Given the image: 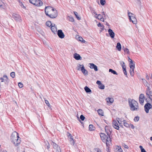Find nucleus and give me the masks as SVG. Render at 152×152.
Here are the masks:
<instances>
[{"label":"nucleus","instance_id":"obj_1","mask_svg":"<svg viewBox=\"0 0 152 152\" xmlns=\"http://www.w3.org/2000/svg\"><path fill=\"white\" fill-rule=\"evenodd\" d=\"M19 134L16 132H13L11 134V140L12 142L15 146L19 145L20 143V140Z\"/></svg>","mask_w":152,"mask_h":152},{"label":"nucleus","instance_id":"obj_2","mask_svg":"<svg viewBox=\"0 0 152 152\" xmlns=\"http://www.w3.org/2000/svg\"><path fill=\"white\" fill-rule=\"evenodd\" d=\"M128 103L130 110L132 111H137L139 110L138 104L134 99H129Z\"/></svg>","mask_w":152,"mask_h":152},{"label":"nucleus","instance_id":"obj_3","mask_svg":"<svg viewBox=\"0 0 152 152\" xmlns=\"http://www.w3.org/2000/svg\"><path fill=\"white\" fill-rule=\"evenodd\" d=\"M54 9L50 6L46 7L45 12L46 15L51 18H54L56 17V15H53Z\"/></svg>","mask_w":152,"mask_h":152},{"label":"nucleus","instance_id":"obj_4","mask_svg":"<svg viewBox=\"0 0 152 152\" xmlns=\"http://www.w3.org/2000/svg\"><path fill=\"white\" fill-rule=\"evenodd\" d=\"M144 85L147 87L146 91V94L147 97L151 100L152 103V91H151V88L149 86V84L147 82Z\"/></svg>","mask_w":152,"mask_h":152},{"label":"nucleus","instance_id":"obj_5","mask_svg":"<svg viewBox=\"0 0 152 152\" xmlns=\"http://www.w3.org/2000/svg\"><path fill=\"white\" fill-rule=\"evenodd\" d=\"M128 13L130 21L132 22L133 24H136L137 22V21L134 15L129 12H128Z\"/></svg>","mask_w":152,"mask_h":152},{"label":"nucleus","instance_id":"obj_6","mask_svg":"<svg viewBox=\"0 0 152 152\" xmlns=\"http://www.w3.org/2000/svg\"><path fill=\"white\" fill-rule=\"evenodd\" d=\"M144 108L145 111L148 113H149V110L152 108V105L148 102L145 105Z\"/></svg>","mask_w":152,"mask_h":152},{"label":"nucleus","instance_id":"obj_7","mask_svg":"<svg viewBox=\"0 0 152 152\" xmlns=\"http://www.w3.org/2000/svg\"><path fill=\"white\" fill-rule=\"evenodd\" d=\"M105 131L108 137H110V135L112 132V130L109 126H106L105 127Z\"/></svg>","mask_w":152,"mask_h":152},{"label":"nucleus","instance_id":"obj_8","mask_svg":"<svg viewBox=\"0 0 152 152\" xmlns=\"http://www.w3.org/2000/svg\"><path fill=\"white\" fill-rule=\"evenodd\" d=\"M145 99V97L144 94H140L139 96V102L140 104L143 105Z\"/></svg>","mask_w":152,"mask_h":152},{"label":"nucleus","instance_id":"obj_9","mask_svg":"<svg viewBox=\"0 0 152 152\" xmlns=\"http://www.w3.org/2000/svg\"><path fill=\"white\" fill-rule=\"evenodd\" d=\"M105 142L106 144V148L108 150L109 148L110 147V144H111V141L110 137H109L107 139L105 140Z\"/></svg>","mask_w":152,"mask_h":152},{"label":"nucleus","instance_id":"obj_10","mask_svg":"<svg viewBox=\"0 0 152 152\" xmlns=\"http://www.w3.org/2000/svg\"><path fill=\"white\" fill-rule=\"evenodd\" d=\"M58 36L61 39H63L65 37V35L61 30H58Z\"/></svg>","mask_w":152,"mask_h":152},{"label":"nucleus","instance_id":"obj_11","mask_svg":"<svg viewBox=\"0 0 152 152\" xmlns=\"http://www.w3.org/2000/svg\"><path fill=\"white\" fill-rule=\"evenodd\" d=\"M112 126L115 129L118 130L119 128L118 124L117 121L114 120L112 123Z\"/></svg>","mask_w":152,"mask_h":152},{"label":"nucleus","instance_id":"obj_12","mask_svg":"<svg viewBox=\"0 0 152 152\" xmlns=\"http://www.w3.org/2000/svg\"><path fill=\"white\" fill-rule=\"evenodd\" d=\"M100 136L102 141L104 142H105V140L107 139L109 137L108 136H107L104 134L102 133H101L100 134Z\"/></svg>","mask_w":152,"mask_h":152},{"label":"nucleus","instance_id":"obj_13","mask_svg":"<svg viewBox=\"0 0 152 152\" xmlns=\"http://www.w3.org/2000/svg\"><path fill=\"white\" fill-rule=\"evenodd\" d=\"M12 17L14 20L17 21H19L20 20V16L18 15L15 13L12 14Z\"/></svg>","mask_w":152,"mask_h":152},{"label":"nucleus","instance_id":"obj_14","mask_svg":"<svg viewBox=\"0 0 152 152\" xmlns=\"http://www.w3.org/2000/svg\"><path fill=\"white\" fill-rule=\"evenodd\" d=\"M68 134H69L68 136V139L69 140L71 144L72 145H74L75 144V142L74 140L73 139V137L72 136V135L69 133H68Z\"/></svg>","mask_w":152,"mask_h":152},{"label":"nucleus","instance_id":"obj_15","mask_svg":"<svg viewBox=\"0 0 152 152\" xmlns=\"http://www.w3.org/2000/svg\"><path fill=\"white\" fill-rule=\"evenodd\" d=\"M90 65L89 67L91 69H94L95 71H97L98 70V69L97 66L93 63H90Z\"/></svg>","mask_w":152,"mask_h":152},{"label":"nucleus","instance_id":"obj_16","mask_svg":"<svg viewBox=\"0 0 152 152\" xmlns=\"http://www.w3.org/2000/svg\"><path fill=\"white\" fill-rule=\"evenodd\" d=\"M43 4L42 1L40 0H36L34 5L38 7L42 6Z\"/></svg>","mask_w":152,"mask_h":152},{"label":"nucleus","instance_id":"obj_17","mask_svg":"<svg viewBox=\"0 0 152 152\" xmlns=\"http://www.w3.org/2000/svg\"><path fill=\"white\" fill-rule=\"evenodd\" d=\"M51 29L52 32L54 34H56L57 33V28L55 25H52L51 27Z\"/></svg>","mask_w":152,"mask_h":152},{"label":"nucleus","instance_id":"obj_18","mask_svg":"<svg viewBox=\"0 0 152 152\" xmlns=\"http://www.w3.org/2000/svg\"><path fill=\"white\" fill-rule=\"evenodd\" d=\"M108 32L110 37L112 38H113L115 37V34L113 31L111 29H109L108 30Z\"/></svg>","mask_w":152,"mask_h":152},{"label":"nucleus","instance_id":"obj_19","mask_svg":"<svg viewBox=\"0 0 152 152\" xmlns=\"http://www.w3.org/2000/svg\"><path fill=\"white\" fill-rule=\"evenodd\" d=\"M74 58L76 60H81V57L80 55L76 53H75L74 55Z\"/></svg>","mask_w":152,"mask_h":152},{"label":"nucleus","instance_id":"obj_20","mask_svg":"<svg viewBox=\"0 0 152 152\" xmlns=\"http://www.w3.org/2000/svg\"><path fill=\"white\" fill-rule=\"evenodd\" d=\"M95 17L98 19H100L101 21L104 22V18L101 14H99L97 15V16H95Z\"/></svg>","mask_w":152,"mask_h":152},{"label":"nucleus","instance_id":"obj_21","mask_svg":"<svg viewBox=\"0 0 152 152\" xmlns=\"http://www.w3.org/2000/svg\"><path fill=\"white\" fill-rule=\"evenodd\" d=\"M81 71L84 75H88V71L85 69L84 66H82Z\"/></svg>","mask_w":152,"mask_h":152},{"label":"nucleus","instance_id":"obj_22","mask_svg":"<svg viewBox=\"0 0 152 152\" xmlns=\"http://www.w3.org/2000/svg\"><path fill=\"white\" fill-rule=\"evenodd\" d=\"M0 80L1 81V82H3L4 81H6L7 82L8 81V79L7 76L5 75H4L3 76V77H1L0 78Z\"/></svg>","mask_w":152,"mask_h":152},{"label":"nucleus","instance_id":"obj_23","mask_svg":"<svg viewBox=\"0 0 152 152\" xmlns=\"http://www.w3.org/2000/svg\"><path fill=\"white\" fill-rule=\"evenodd\" d=\"M106 100L107 103H110L111 104L114 101V99L112 98L108 97L106 99Z\"/></svg>","mask_w":152,"mask_h":152},{"label":"nucleus","instance_id":"obj_24","mask_svg":"<svg viewBox=\"0 0 152 152\" xmlns=\"http://www.w3.org/2000/svg\"><path fill=\"white\" fill-rule=\"evenodd\" d=\"M116 48L118 51H120L121 50V46L120 42H118L117 43Z\"/></svg>","mask_w":152,"mask_h":152},{"label":"nucleus","instance_id":"obj_25","mask_svg":"<svg viewBox=\"0 0 152 152\" xmlns=\"http://www.w3.org/2000/svg\"><path fill=\"white\" fill-rule=\"evenodd\" d=\"M97 112L98 114L102 116H104V112L101 109H99L97 110Z\"/></svg>","mask_w":152,"mask_h":152},{"label":"nucleus","instance_id":"obj_26","mask_svg":"<svg viewBox=\"0 0 152 152\" xmlns=\"http://www.w3.org/2000/svg\"><path fill=\"white\" fill-rule=\"evenodd\" d=\"M122 122L124 126L127 128L130 127L129 125L127 123L125 120H123Z\"/></svg>","mask_w":152,"mask_h":152},{"label":"nucleus","instance_id":"obj_27","mask_svg":"<svg viewBox=\"0 0 152 152\" xmlns=\"http://www.w3.org/2000/svg\"><path fill=\"white\" fill-rule=\"evenodd\" d=\"M85 91L87 93H90L91 92V90L87 86H86L84 88Z\"/></svg>","mask_w":152,"mask_h":152},{"label":"nucleus","instance_id":"obj_28","mask_svg":"<svg viewBox=\"0 0 152 152\" xmlns=\"http://www.w3.org/2000/svg\"><path fill=\"white\" fill-rule=\"evenodd\" d=\"M82 66H84L83 64H78L77 67V70H81L82 69Z\"/></svg>","mask_w":152,"mask_h":152},{"label":"nucleus","instance_id":"obj_29","mask_svg":"<svg viewBox=\"0 0 152 152\" xmlns=\"http://www.w3.org/2000/svg\"><path fill=\"white\" fill-rule=\"evenodd\" d=\"M134 64H131L130 65V71H134Z\"/></svg>","mask_w":152,"mask_h":152},{"label":"nucleus","instance_id":"obj_30","mask_svg":"<svg viewBox=\"0 0 152 152\" xmlns=\"http://www.w3.org/2000/svg\"><path fill=\"white\" fill-rule=\"evenodd\" d=\"M109 72H111L112 73H113L114 75H118L117 73L115 71L111 69H109Z\"/></svg>","mask_w":152,"mask_h":152},{"label":"nucleus","instance_id":"obj_31","mask_svg":"<svg viewBox=\"0 0 152 152\" xmlns=\"http://www.w3.org/2000/svg\"><path fill=\"white\" fill-rule=\"evenodd\" d=\"M94 127L93 125L91 124L89 126V129L90 131H93L94 130Z\"/></svg>","mask_w":152,"mask_h":152},{"label":"nucleus","instance_id":"obj_32","mask_svg":"<svg viewBox=\"0 0 152 152\" xmlns=\"http://www.w3.org/2000/svg\"><path fill=\"white\" fill-rule=\"evenodd\" d=\"M74 13L77 19L79 20H80L81 18H80L79 16L78 13L76 12H74Z\"/></svg>","mask_w":152,"mask_h":152},{"label":"nucleus","instance_id":"obj_33","mask_svg":"<svg viewBox=\"0 0 152 152\" xmlns=\"http://www.w3.org/2000/svg\"><path fill=\"white\" fill-rule=\"evenodd\" d=\"M99 88L101 89H103L104 88V85L102 84L99 85Z\"/></svg>","mask_w":152,"mask_h":152},{"label":"nucleus","instance_id":"obj_34","mask_svg":"<svg viewBox=\"0 0 152 152\" xmlns=\"http://www.w3.org/2000/svg\"><path fill=\"white\" fill-rule=\"evenodd\" d=\"M140 117L138 116H137L134 117V121L135 122H137L139 120Z\"/></svg>","mask_w":152,"mask_h":152},{"label":"nucleus","instance_id":"obj_35","mask_svg":"<svg viewBox=\"0 0 152 152\" xmlns=\"http://www.w3.org/2000/svg\"><path fill=\"white\" fill-rule=\"evenodd\" d=\"M47 26L48 27H50L52 25V23L50 21H48L46 23Z\"/></svg>","mask_w":152,"mask_h":152},{"label":"nucleus","instance_id":"obj_36","mask_svg":"<svg viewBox=\"0 0 152 152\" xmlns=\"http://www.w3.org/2000/svg\"><path fill=\"white\" fill-rule=\"evenodd\" d=\"M100 2L101 4L103 6L104 5L105 3V0H100Z\"/></svg>","mask_w":152,"mask_h":152},{"label":"nucleus","instance_id":"obj_37","mask_svg":"<svg viewBox=\"0 0 152 152\" xmlns=\"http://www.w3.org/2000/svg\"><path fill=\"white\" fill-rule=\"evenodd\" d=\"M52 142L53 146V148L54 149H55L56 150H57L56 148H57V146L56 144V143H55L53 141H52Z\"/></svg>","mask_w":152,"mask_h":152},{"label":"nucleus","instance_id":"obj_38","mask_svg":"<svg viewBox=\"0 0 152 152\" xmlns=\"http://www.w3.org/2000/svg\"><path fill=\"white\" fill-rule=\"evenodd\" d=\"M10 76L12 78H14L15 77V73L14 72H12L10 74Z\"/></svg>","mask_w":152,"mask_h":152},{"label":"nucleus","instance_id":"obj_39","mask_svg":"<svg viewBox=\"0 0 152 152\" xmlns=\"http://www.w3.org/2000/svg\"><path fill=\"white\" fill-rule=\"evenodd\" d=\"M45 103L47 105V106L48 107H50V104H49L48 101L47 100H45Z\"/></svg>","mask_w":152,"mask_h":152},{"label":"nucleus","instance_id":"obj_40","mask_svg":"<svg viewBox=\"0 0 152 152\" xmlns=\"http://www.w3.org/2000/svg\"><path fill=\"white\" fill-rule=\"evenodd\" d=\"M69 17V19L68 20L70 21H71L72 22H74V18L70 16L68 17Z\"/></svg>","mask_w":152,"mask_h":152},{"label":"nucleus","instance_id":"obj_41","mask_svg":"<svg viewBox=\"0 0 152 152\" xmlns=\"http://www.w3.org/2000/svg\"><path fill=\"white\" fill-rule=\"evenodd\" d=\"M124 50L125 52H126L128 54H129V52L128 48H126L124 49Z\"/></svg>","mask_w":152,"mask_h":152},{"label":"nucleus","instance_id":"obj_42","mask_svg":"<svg viewBox=\"0 0 152 152\" xmlns=\"http://www.w3.org/2000/svg\"><path fill=\"white\" fill-rule=\"evenodd\" d=\"M123 72L124 75H126V77H127V73L126 70V68L123 69Z\"/></svg>","mask_w":152,"mask_h":152},{"label":"nucleus","instance_id":"obj_43","mask_svg":"<svg viewBox=\"0 0 152 152\" xmlns=\"http://www.w3.org/2000/svg\"><path fill=\"white\" fill-rule=\"evenodd\" d=\"M18 86L20 88H22L23 86V84L20 82H19L18 83Z\"/></svg>","mask_w":152,"mask_h":152},{"label":"nucleus","instance_id":"obj_44","mask_svg":"<svg viewBox=\"0 0 152 152\" xmlns=\"http://www.w3.org/2000/svg\"><path fill=\"white\" fill-rule=\"evenodd\" d=\"M78 39L80 41L82 42H85V40H84L81 37H79Z\"/></svg>","mask_w":152,"mask_h":152},{"label":"nucleus","instance_id":"obj_45","mask_svg":"<svg viewBox=\"0 0 152 152\" xmlns=\"http://www.w3.org/2000/svg\"><path fill=\"white\" fill-rule=\"evenodd\" d=\"M117 121L119 124H122V122H123L121 120V119L120 118H118Z\"/></svg>","mask_w":152,"mask_h":152},{"label":"nucleus","instance_id":"obj_46","mask_svg":"<svg viewBox=\"0 0 152 152\" xmlns=\"http://www.w3.org/2000/svg\"><path fill=\"white\" fill-rule=\"evenodd\" d=\"M80 118L82 121H83L85 119V117L83 115H81L80 116Z\"/></svg>","mask_w":152,"mask_h":152},{"label":"nucleus","instance_id":"obj_47","mask_svg":"<svg viewBox=\"0 0 152 152\" xmlns=\"http://www.w3.org/2000/svg\"><path fill=\"white\" fill-rule=\"evenodd\" d=\"M36 0H29L30 2L34 5Z\"/></svg>","mask_w":152,"mask_h":152},{"label":"nucleus","instance_id":"obj_48","mask_svg":"<svg viewBox=\"0 0 152 152\" xmlns=\"http://www.w3.org/2000/svg\"><path fill=\"white\" fill-rule=\"evenodd\" d=\"M45 146L47 149H49V148L50 144L48 142H47V143L46 144Z\"/></svg>","mask_w":152,"mask_h":152},{"label":"nucleus","instance_id":"obj_49","mask_svg":"<svg viewBox=\"0 0 152 152\" xmlns=\"http://www.w3.org/2000/svg\"><path fill=\"white\" fill-rule=\"evenodd\" d=\"M118 148L116 152H123L122 150L120 148H119V147H118Z\"/></svg>","mask_w":152,"mask_h":152},{"label":"nucleus","instance_id":"obj_50","mask_svg":"<svg viewBox=\"0 0 152 152\" xmlns=\"http://www.w3.org/2000/svg\"><path fill=\"white\" fill-rule=\"evenodd\" d=\"M94 150L96 151V152H101V150L99 148H96L94 149Z\"/></svg>","mask_w":152,"mask_h":152},{"label":"nucleus","instance_id":"obj_51","mask_svg":"<svg viewBox=\"0 0 152 152\" xmlns=\"http://www.w3.org/2000/svg\"><path fill=\"white\" fill-rule=\"evenodd\" d=\"M97 26L98 27H103V28H104V26L101 23H99L97 25Z\"/></svg>","mask_w":152,"mask_h":152},{"label":"nucleus","instance_id":"obj_52","mask_svg":"<svg viewBox=\"0 0 152 152\" xmlns=\"http://www.w3.org/2000/svg\"><path fill=\"white\" fill-rule=\"evenodd\" d=\"M96 83L97 84L99 85V86L102 84L101 82L99 80H97L96 82Z\"/></svg>","mask_w":152,"mask_h":152},{"label":"nucleus","instance_id":"obj_53","mask_svg":"<svg viewBox=\"0 0 152 152\" xmlns=\"http://www.w3.org/2000/svg\"><path fill=\"white\" fill-rule=\"evenodd\" d=\"M129 125L130 127H131V128L134 129V126L132 124H130Z\"/></svg>","mask_w":152,"mask_h":152},{"label":"nucleus","instance_id":"obj_54","mask_svg":"<svg viewBox=\"0 0 152 152\" xmlns=\"http://www.w3.org/2000/svg\"><path fill=\"white\" fill-rule=\"evenodd\" d=\"M20 5L21 6V7H22L23 8H25V6H24L22 2L20 3Z\"/></svg>","mask_w":152,"mask_h":152},{"label":"nucleus","instance_id":"obj_55","mask_svg":"<svg viewBox=\"0 0 152 152\" xmlns=\"http://www.w3.org/2000/svg\"><path fill=\"white\" fill-rule=\"evenodd\" d=\"M142 82L143 84L146 83L147 82V81L145 79H142Z\"/></svg>","mask_w":152,"mask_h":152},{"label":"nucleus","instance_id":"obj_56","mask_svg":"<svg viewBox=\"0 0 152 152\" xmlns=\"http://www.w3.org/2000/svg\"><path fill=\"white\" fill-rule=\"evenodd\" d=\"M130 74L132 76H133L134 75V72L133 71H130Z\"/></svg>","mask_w":152,"mask_h":152},{"label":"nucleus","instance_id":"obj_57","mask_svg":"<svg viewBox=\"0 0 152 152\" xmlns=\"http://www.w3.org/2000/svg\"><path fill=\"white\" fill-rule=\"evenodd\" d=\"M122 67V68H123V69L124 68H126V66H125V63H124V64H122V65H121Z\"/></svg>","mask_w":152,"mask_h":152},{"label":"nucleus","instance_id":"obj_58","mask_svg":"<svg viewBox=\"0 0 152 152\" xmlns=\"http://www.w3.org/2000/svg\"><path fill=\"white\" fill-rule=\"evenodd\" d=\"M92 13H94V14H95L96 15H98L97 14H96V12L95 11V10H92Z\"/></svg>","mask_w":152,"mask_h":152},{"label":"nucleus","instance_id":"obj_59","mask_svg":"<svg viewBox=\"0 0 152 152\" xmlns=\"http://www.w3.org/2000/svg\"><path fill=\"white\" fill-rule=\"evenodd\" d=\"M120 63L121 65H122V64H124V62L123 61H120Z\"/></svg>","mask_w":152,"mask_h":152},{"label":"nucleus","instance_id":"obj_60","mask_svg":"<svg viewBox=\"0 0 152 152\" xmlns=\"http://www.w3.org/2000/svg\"><path fill=\"white\" fill-rule=\"evenodd\" d=\"M129 62L130 63V64H133V61L132 60V59H131V60H130V61H129Z\"/></svg>","mask_w":152,"mask_h":152},{"label":"nucleus","instance_id":"obj_61","mask_svg":"<svg viewBox=\"0 0 152 152\" xmlns=\"http://www.w3.org/2000/svg\"><path fill=\"white\" fill-rule=\"evenodd\" d=\"M141 152H146L144 148L142 149L141 150Z\"/></svg>","mask_w":152,"mask_h":152},{"label":"nucleus","instance_id":"obj_62","mask_svg":"<svg viewBox=\"0 0 152 152\" xmlns=\"http://www.w3.org/2000/svg\"><path fill=\"white\" fill-rule=\"evenodd\" d=\"M146 79L147 80H148L149 79V76H148V75H146Z\"/></svg>","mask_w":152,"mask_h":152},{"label":"nucleus","instance_id":"obj_63","mask_svg":"<svg viewBox=\"0 0 152 152\" xmlns=\"http://www.w3.org/2000/svg\"><path fill=\"white\" fill-rule=\"evenodd\" d=\"M149 76L151 78H152V74H149Z\"/></svg>","mask_w":152,"mask_h":152},{"label":"nucleus","instance_id":"obj_64","mask_svg":"<svg viewBox=\"0 0 152 152\" xmlns=\"http://www.w3.org/2000/svg\"><path fill=\"white\" fill-rule=\"evenodd\" d=\"M124 147L125 148L127 149H128L129 148L128 146L126 145H125Z\"/></svg>","mask_w":152,"mask_h":152}]
</instances>
